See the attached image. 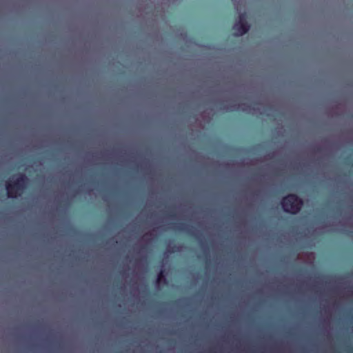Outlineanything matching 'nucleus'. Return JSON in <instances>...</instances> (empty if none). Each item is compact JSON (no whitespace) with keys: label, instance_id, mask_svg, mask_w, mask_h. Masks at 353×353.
<instances>
[{"label":"nucleus","instance_id":"39448f33","mask_svg":"<svg viewBox=\"0 0 353 353\" xmlns=\"http://www.w3.org/2000/svg\"><path fill=\"white\" fill-rule=\"evenodd\" d=\"M164 278V272L163 270H161L158 274L157 282H160Z\"/></svg>","mask_w":353,"mask_h":353},{"label":"nucleus","instance_id":"20e7f679","mask_svg":"<svg viewBox=\"0 0 353 353\" xmlns=\"http://www.w3.org/2000/svg\"><path fill=\"white\" fill-rule=\"evenodd\" d=\"M176 229L178 230H180V231H186L188 232V233H190V230L188 229L185 223H179L177 225H176Z\"/></svg>","mask_w":353,"mask_h":353},{"label":"nucleus","instance_id":"f03ea898","mask_svg":"<svg viewBox=\"0 0 353 353\" xmlns=\"http://www.w3.org/2000/svg\"><path fill=\"white\" fill-rule=\"evenodd\" d=\"M28 178L24 174H19L17 178L12 182H7L6 188L9 198L15 199L20 196L26 188Z\"/></svg>","mask_w":353,"mask_h":353},{"label":"nucleus","instance_id":"f257e3e1","mask_svg":"<svg viewBox=\"0 0 353 353\" xmlns=\"http://www.w3.org/2000/svg\"><path fill=\"white\" fill-rule=\"evenodd\" d=\"M281 205L284 212L292 214H298L303 205V200L296 194H289L281 200Z\"/></svg>","mask_w":353,"mask_h":353},{"label":"nucleus","instance_id":"7ed1b4c3","mask_svg":"<svg viewBox=\"0 0 353 353\" xmlns=\"http://www.w3.org/2000/svg\"><path fill=\"white\" fill-rule=\"evenodd\" d=\"M239 21L235 23L232 27L236 36H242L246 34L250 30V25L247 21V15L245 12L239 14Z\"/></svg>","mask_w":353,"mask_h":353},{"label":"nucleus","instance_id":"423d86ee","mask_svg":"<svg viewBox=\"0 0 353 353\" xmlns=\"http://www.w3.org/2000/svg\"><path fill=\"white\" fill-rule=\"evenodd\" d=\"M169 217L171 218V219H175L176 214L174 213H170L169 214Z\"/></svg>","mask_w":353,"mask_h":353}]
</instances>
